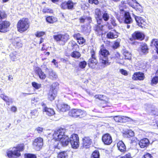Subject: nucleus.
Returning a JSON list of instances; mask_svg holds the SVG:
<instances>
[{"mask_svg": "<svg viewBox=\"0 0 158 158\" xmlns=\"http://www.w3.org/2000/svg\"><path fill=\"white\" fill-rule=\"evenodd\" d=\"M65 132L64 129L60 128L55 131L53 134V139L59 141L56 142L58 145L60 143L63 146H66L69 143L70 138L67 135H64ZM55 146V148H59L58 145Z\"/></svg>", "mask_w": 158, "mask_h": 158, "instance_id": "1", "label": "nucleus"}, {"mask_svg": "<svg viewBox=\"0 0 158 158\" xmlns=\"http://www.w3.org/2000/svg\"><path fill=\"white\" fill-rule=\"evenodd\" d=\"M29 21L27 18H23L18 22L17 28L18 31L20 33L27 31L29 27Z\"/></svg>", "mask_w": 158, "mask_h": 158, "instance_id": "2", "label": "nucleus"}, {"mask_svg": "<svg viewBox=\"0 0 158 158\" xmlns=\"http://www.w3.org/2000/svg\"><path fill=\"white\" fill-rule=\"evenodd\" d=\"M23 147L21 145L14 147L12 150L9 151L7 153V155L10 158H17L21 156L20 152L23 151Z\"/></svg>", "mask_w": 158, "mask_h": 158, "instance_id": "3", "label": "nucleus"}, {"mask_svg": "<svg viewBox=\"0 0 158 158\" xmlns=\"http://www.w3.org/2000/svg\"><path fill=\"white\" fill-rule=\"evenodd\" d=\"M100 60L101 62L104 65H109L110 63L108 62V56L109 55L108 51L104 48L101 49L100 52Z\"/></svg>", "mask_w": 158, "mask_h": 158, "instance_id": "4", "label": "nucleus"}, {"mask_svg": "<svg viewBox=\"0 0 158 158\" xmlns=\"http://www.w3.org/2000/svg\"><path fill=\"white\" fill-rule=\"evenodd\" d=\"M54 39L61 45H63L69 39V36L67 34H58L53 36Z\"/></svg>", "mask_w": 158, "mask_h": 158, "instance_id": "5", "label": "nucleus"}, {"mask_svg": "<svg viewBox=\"0 0 158 158\" xmlns=\"http://www.w3.org/2000/svg\"><path fill=\"white\" fill-rule=\"evenodd\" d=\"M59 84L57 82L54 83L52 85L48 95V98L50 101L54 100L56 97L57 94L56 87Z\"/></svg>", "mask_w": 158, "mask_h": 158, "instance_id": "6", "label": "nucleus"}, {"mask_svg": "<svg viewBox=\"0 0 158 158\" xmlns=\"http://www.w3.org/2000/svg\"><path fill=\"white\" fill-rule=\"evenodd\" d=\"M69 114L75 118H82L86 115V113L80 109H73L69 111Z\"/></svg>", "mask_w": 158, "mask_h": 158, "instance_id": "7", "label": "nucleus"}, {"mask_svg": "<svg viewBox=\"0 0 158 158\" xmlns=\"http://www.w3.org/2000/svg\"><path fill=\"white\" fill-rule=\"evenodd\" d=\"M69 143H70L72 148H77L79 146V139L78 135L73 134L71 135L70 138Z\"/></svg>", "mask_w": 158, "mask_h": 158, "instance_id": "8", "label": "nucleus"}, {"mask_svg": "<svg viewBox=\"0 0 158 158\" xmlns=\"http://www.w3.org/2000/svg\"><path fill=\"white\" fill-rule=\"evenodd\" d=\"M128 4L135 9L137 11L141 12L142 11V7L140 4L135 0H127Z\"/></svg>", "mask_w": 158, "mask_h": 158, "instance_id": "9", "label": "nucleus"}, {"mask_svg": "<svg viewBox=\"0 0 158 158\" xmlns=\"http://www.w3.org/2000/svg\"><path fill=\"white\" fill-rule=\"evenodd\" d=\"M43 145V139L40 137L35 139L33 142L34 147L37 150H39L41 148Z\"/></svg>", "mask_w": 158, "mask_h": 158, "instance_id": "10", "label": "nucleus"}, {"mask_svg": "<svg viewBox=\"0 0 158 158\" xmlns=\"http://www.w3.org/2000/svg\"><path fill=\"white\" fill-rule=\"evenodd\" d=\"M10 23L9 22L7 21H2L0 22V32H6L8 31V28Z\"/></svg>", "mask_w": 158, "mask_h": 158, "instance_id": "11", "label": "nucleus"}, {"mask_svg": "<svg viewBox=\"0 0 158 158\" xmlns=\"http://www.w3.org/2000/svg\"><path fill=\"white\" fill-rule=\"evenodd\" d=\"M74 3L71 0H69L67 2H65L62 3L60 7L63 9H72L74 6Z\"/></svg>", "mask_w": 158, "mask_h": 158, "instance_id": "12", "label": "nucleus"}, {"mask_svg": "<svg viewBox=\"0 0 158 158\" xmlns=\"http://www.w3.org/2000/svg\"><path fill=\"white\" fill-rule=\"evenodd\" d=\"M133 16L134 18L137 25L141 27L142 28L146 24V23L145 20L142 17L139 16H137L133 14Z\"/></svg>", "mask_w": 158, "mask_h": 158, "instance_id": "13", "label": "nucleus"}, {"mask_svg": "<svg viewBox=\"0 0 158 158\" xmlns=\"http://www.w3.org/2000/svg\"><path fill=\"white\" fill-rule=\"evenodd\" d=\"M102 142L106 145H110L112 142V137L108 134H106L103 135L102 138Z\"/></svg>", "mask_w": 158, "mask_h": 158, "instance_id": "14", "label": "nucleus"}, {"mask_svg": "<svg viewBox=\"0 0 158 158\" xmlns=\"http://www.w3.org/2000/svg\"><path fill=\"white\" fill-rule=\"evenodd\" d=\"M82 146L83 148H87L91 144L92 140L89 137H85L82 139Z\"/></svg>", "mask_w": 158, "mask_h": 158, "instance_id": "15", "label": "nucleus"}, {"mask_svg": "<svg viewBox=\"0 0 158 158\" xmlns=\"http://www.w3.org/2000/svg\"><path fill=\"white\" fill-rule=\"evenodd\" d=\"M145 78L144 74L140 72L135 73L132 76V78L134 80L142 81Z\"/></svg>", "mask_w": 158, "mask_h": 158, "instance_id": "16", "label": "nucleus"}, {"mask_svg": "<svg viewBox=\"0 0 158 158\" xmlns=\"http://www.w3.org/2000/svg\"><path fill=\"white\" fill-rule=\"evenodd\" d=\"M95 18L97 20V23L100 24L102 23L101 17L102 16V12L99 9H96L95 10Z\"/></svg>", "mask_w": 158, "mask_h": 158, "instance_id": "17", "label": "nucleus"}, {"mask_svg": "<svg viewBox=\"0 0 158 158\" xmlns=\"http://www.w3.org/2000/svg\"><path fill=\"white\" fill-rule=\"evenodd\" d=\"M132 37L134 39L141 40L144 39V35L143 33L140 32L135 31L132 34Z\"/></svg>", "mask_w": 158, "mask_h": 158, "instance_id": "18", "label": "nucleus"}, {"mask_svg": "<svg viewBox=\"0 0 158 158\" xmlns=\"http://www.w3.org/2000/svg\"><path fill=\"white\" fill-rule=\"evenodd\" d=\"M57 107L59 110L62 112L66 111L70 109L69 106L63 103L58 104L57 105Z\"/></svg>", "mask_w": 158, "mask_h": 158, "instance_id": "19", "label": "nucleus"}, {"mask_svg": "<svg viewBox=\"0 0 158 158\" xmlns=\"http://www.w3.org/2000/svg\"><path fill=\"white\" fill-rule=\"evenodd\" d=\"M149 141L147 138L141 140L139 143V145L141 148H146L149 144Z\"/></svg>", "mask_w": 158, "mask_h": 158, "instance_id": "20", "label": "nucleus"}, {"mask_svg": "<svg viewBox=\"0 0 158 158\" xmlns=\"http://www.w3.org/2000/svg\"><path fill=\"white\" fill-rule=\"evenodd\" d=\"M124 23L127 24H130L132 22V19L130 13L128 12H125L124 15Z\"/></svg>", "mask_w": 158, "mask_h": 158, "instance_id": "21", "label": "nucleus"}, {"mask_svg": "<svg viewBox=\"0 0 158 158\" xmlns=\"http://www.w3.org/2000/svg\"><path fill=\"white\" fill-rule=\"evenodd\" d=\"M43 112L48 116H51L55 114L54 110L51 108L44 107L43 110Z\"/></svg>", "mask_w": 158, "mask_h": 158, "instance_id": "22", "label": "nucleus"}, {"mask_svg": "<svg viewBox=\"0 0 158 158\" xmlns=\"http://www.w3.org/2000/svg\"><path fill=\"white\" fill-rule=\"evenodd\" d=\"M117 147L118 149L122 152H124L126 150V146L122 141H120L117 143Z\"/></svg>", "mask_w": 158, "mask_h": 158, "instance_id": "23", "label": "nucleus"}, {"mask_svg": "<svg viewBox=\"0 0 158 158\" xmlns=\"http://www.w3.org/2000/svg\"><path fill=\"white\" fill-rule=\"evenodd\" d=\"M108 38L113 39L117 38L118 35L117 33L115 30H113L108 32L106 35Z\"/></svg>", "mask_w": 158, "mask_h": 158, "instance_id": "24", "label": "nucleus"}, {"mask_svg": "<svg viewBox=\"0 0 158 158\" xmlns=\"http://www.w3.org/2000/svg\"><path fill=\"white\" fill-rule=\"evenodd\" d=\"M95 98L103 101V103L106 104L108 102L109 99L105 96L102 95H96L94 96Z\"/></svg>", "mask_w": 158, "mask_h": 158, "instance_id": "25", "label": "nucleus"}, {"mask_svg": "<svg viewBox=\"0 0 158 158\" xmlns=\"http://www.w3.org/2000/svg\"><path fill=\"white\" fill-rule=\"evenodd\" d=\"M35 71L36 73L38 75L40 78L41 79H44L45 78L46 75L42 71L40 68H36Z\"/></svg>", "mask_w": 158, "mask_h": 158, "instance_id": "26", "label": "nucleus"}, {"mask_svg": "<svg viewBox=\"0 0 158 158\" xmlns=\"http://www.w3.org/2000/svg\"><path fill=\"white\" fill-rule=\"evenodd\" d=\"M110 15L106 11L102 12V16L101 17L102 23L103 20L105 22L107 21L110 19Z\"/></svg>", "mask_w": 158, "mask_h": 158, "instance_id": "27", "label": "nucleus"}, {"mask_svg": "<svg viewBox=\"0 0 158 158\" xmlns=\"http://www.w3.org/2000/svg\"><path fill=\"white\" fill-rule=\"evenodd\" d=\"M97 62L95 58H90L88 62V64L89 67H91L92 68L95 67V65Z\"/></svg>", "mask_w": 158, "mask_h": 158, "instance_id": "28", "label": "nucleus"}, {"mask_svg": "<svg viewBox=\"0 0 158 158\" xmlns=\"http://www.w3.org/2000/svg\"><path fill=\"white\" fill-rule=\"evenodd\" d=\"M14 45L18 48L21 47L23 44L21 42L19 38H17L15 39L13 42Z\"/></svg>", "mask_w": 158, "mask_h": 158, "instance_id": "29", "label": "nucleus"}, {"mask_svg": "<svg viewBox=\"0 0 158 158\" xmlns=\"http://www.w3.org/2000/svg\"><path fill=\"white\" fill-rule=\"evenodd\" d=\"M0 97L5 101L8 103L7 104L9 105H10V104L12 103L13 102V100L12 98L5 96L4 94H1Z\"/></svg>", "mask_w": 158, "mask_h": 158, "instance_id": "30", "label": "nucleus"}, {"mask_svg": "<svg viewBox=\"0 0 158 158\" xmlns=\"http://www.w3.org/2000/svg\"><path fill=\"white\" fill-rule=\"evenodd\" d=\"M48 74L49 78L52 80L55 79L57 77L56 73L51 69L48 70Z\"/></svg>", "mask_w": 158, "mask_h": 158, "instance_id": "31", "label": "nucleus"}, {"mask_svg": "<svg viewBox=\"0 0 158 158\" xmlns=\"http://www.w3.org/2000/svg\"><path fill=\"white\" fill-rule=\"evenodd\" d=\"M123 54L125 59L130 60L131 58V55L128 51L124 50L123 51Z\"/></svg>", "mask_w": 158, "mask_h": 158, "instance_id": "32", "label": "nucleus"}, {"mask_svg": "<svg viewBox=\"0 0 158 158\" xmlns=\"http://www.w3.org/2000/svg\"><path fill=\"white\" fill-rule=\"evenodd\" d=\"M47 21L50 23H53L57 21V19L52 17L49 16L46 18Z\"/></svg>", "mask_w": 158, "mask_h": 158, "instance_id": "33", "label": "nucleus"}, {"mask_svg": "<svg viewBox=\"0 0 158 158\" xmlns=\"http://www.w3.org/2000/svg\"><path fill=\"white\" fill-rule=\"evenodd\" d=\"M31 118H35L38 115L39 113L38 110L36 109H34L31 111L30 112Z\"/></svg>", "mask_w": 158, "mask_h": 158, "instance_id": "34", "label": "nucleus"}, {"mask_svg": "<svg viewBox=\"0 0 158 158\" xmlns=\"http://www.w3.org/2000/svg\"><path fill=\"white\" fill-rule=\"evenodd\" d=\"M81 55L79 52L76 51L73 52L71 54V56L75 58H79L81 56Z\"/></svg>", "mask_w": 158, "mask_h": 158, "instance_id": "35", "label": "nucleus"}, {"mask_svg": "<svg viewBox=\"0 0 158 158\" xmlns=\"http://www.w3.org/2000/svg\"><path fill=\"white\" fill-rule=\"evenodd\" d=\"M58 158H68L67 154L65 152H60L58 154Z\"/></svg>", "mask_w": 158, "mask_h": 158, "instance_id": "36", "label": "nucleus"}, {"mask_svg": "<svg viewBox=\"0 0 158 158\" xmlns=\"http://www.w3.org/2000/svg\"><path fill=\"white\" fill-rule=\"evenodd\" d=\"M151 43L155 46L156 49V52L158 54V39H153L151 42Z\"/></svg>", "mask_w": 158, "mask_h": 158, "instance_id": "37", "label": "nucleus"}, {"mask_svg": "<svg viewBox=\"0 0 158 158\" xmlns=\"http://www.w3.org/2000/svg\"><path fill=\"white\" fill-rule=\"evenodd\" d=\"M100 155L98 151H95L93 152L91 158H99Z\"/></svg>", "mask_w": 158, "mask_h": 158, "instance_id": "38", "label": "nucleus"}, {"mask_svg": "<svg viewBox=\"0 0 158 158\" xmlns=\"http://www.w3.org/2000/svg\"><path fill=\"white\" fill-rule=\"evenodd\" d=\"M141 52L143 53H148V47L146 44H144L142 46L141 48Z\"/></svg>", "mask_w": 158, "mask_h": 158, "instance_id": "39", "label": "nucleus"}, {"mask_svg": "<svg viewBox=\"0 0 158 158\" xmlns=\"http://www.w3.org/2000/svg\"><path fill=\"white\" fill-rule=\"evenodd\" d=\"M32 85L36 89H39L41 87V85L40 84L38 83L35 82H33L32 83Z\"/></svg>", "mask_w": 158, "mask_h": 158, "instance_id": "40", "label": "nucleus"}, {"mask_svg": "<svg viewBox=\"0 0 158 158\" xmlns=\"http://www.w3.org/2000/svg\"><path fill=\"white\" fill-rule=\"evenodd\" d=\"M126 3L124 1H122L121 3L120 4L119 6V9L121 11H124V8H126L125 7V5Z\"/></svg>", "mask_w": 158, "mask_h": 158, "instance_id": "41", "label": "nucleus"}, {"mask_svg": "<svg viewBox=\"0 0 158 158\" xmlns=\"http://www.w3.org/2000/svg\"><path fill=\"white\" fill-rule=\"evenodd\" d=\"M114 120L117 122L122 123V116H115L114 117Z\"/></svg>", "mask_w": 158, "mask_h": 158, "instance_id": "42", "label": "nucleus"}, {"mask_svg": "<svg viewBox=\"0 0 158 158\" xmlns=\"http://www.w3.org/2000/svg\"><path fill=\"white\" fill-rule=\"evenodd\" d=\"M132 121V119L127 117L122 116V123H126L128 122H130Z\"/></svg>", "mask_w": 158, "mask_h": 158, "instance_id": "43", "label": "nucleus"}, {"mask_svg": "<svg viewBox=\"0 0 158 158\" xmlns=\"http://www.w3.org/2000/svg\"><path fill=\"white\" fill-rule=\"evenodd\" d=\"M25 158H36L35 155L32 154H26L24 155Z\"/></svg>", "mask_w": 158, "mask_h": 158, "instance_id": "44", "label": "nucleus"}, {"mask_svg": "<svg viewBox=\"0 0 158 158\" xmlns=\"http://www.w3.org/2000/svg\"><path fill=\"white\" fill-rule=\"evenodd\" d=\"M126 133L127 137H132L134 135V132L131 130L128 131L126 132Z\"/></svg>", "mask_w": 158, "mask_h": 158, "instance_id": "45", "label": "nucleus"}, {"mask_svg": "<svg viewBox=\"0 0 158 158\" xmlns=\"http://www.w3.org/2000/svg\"><path fill=\"white\" fill-rule=\"evenodd\" d=\"M87 64L86 62L85 61L80 62L79 63V67L82 69L84 68Z\"/></svg>", "mask_w": 158, "mask_h": 158, "instance_id": "46", "label": "nucleus"}, {"mask_svg": "<svg viewBox=\"0 0 158 158\" xmlns=\"http://www.w3.org/2000/svg\"><path fill=\"white\" fill-rule=\"evenodd\" d=\"M158 82V77H153L151 81L152 85L156 84Z\"/></svg>", "mask_w": 158, "mask_h": 158, "instance_id": "47", "label": "nucleus"}, {"mask_svg": "<svg viewBox=\"0 0 158 158\" xmlns=\"http://www.w3.org/2000/svg\"><path fill=\"white\" fill-rule=\"evenodd\" d=\"M45 34V32L44 31H37L35 34L37 37H40Z\"/></svg>", "mask_w": 158, "mask_h": 158, "instance_id": "48", "label": "nucleus"}, {"mask_svg": "<svg viewBox=\"0 0 158 158\" xmlns=\"http://www.w3.org/2000/svg\"><path fill=\"white\" fill-rule=\"evenodd\" d=\"M42 11L44 13H52L53 12L52 10L47 8H45Z\"/></svg>", "mask_w": 158, "mask_h": 158, "instance_id": "49", "label": "nucleus"}, {"mask_svg": "<svg viewBox=\"0 0 158 158\" xmlns=\"http://www.w3.org/2000/svg\"><path fill=\"white\" fill-rule=\"evenodd\" d=\"M6 17V14L4 11H0V20L5 18Z\"/></svg>", "mask_w": 158, "mask_h": 158, "instance_id": "50", "label": "nucleus"}, {"mask_svg": "<svg viewBox=\"0 0 158 158\" xmlns=\"http://www.w3.org/2000/svg\"><path fill=\"white\" fill-rule=\"evenodd\" d=\"M113 57L114 58L116 59H120V55L117 52H114L113 55Z\"/></svg>", "mask_w": 158, "mask_h": 158, "instance_id": "51", "label": "nucleus"}, {"mask_svg": "<svg viewBox=\"0 0 158 158\" xmlns=\"http://www.w3.org/2000/svg\"><path fill=\"white\" fill-rule=\"evenodd\" d=\"M43 128L40 127H38L35 129V131H36L38 133H41L43 131Z\"/></svg>", "mask_w": 158, "mask_h": 158, "instance_id": "52", "label": "nucleus"}, {"mask_svg": "<svg viewBox=\"0 0 158 158\" xmlns=\"http://www.w3.org/2000/svg\"><path fill=\"white\" fill-rule=\"evenodd\" d=\"M120 158H132V156L131 154L128 153L125 155L120 157Z\"/></svg>", "mask_w": 158, "mask_h": 158, "instance_id": "53", "label": "nucleus"}, {"mask_svg": "<svg viewBox=\"0 0 158 158\" xmlns=\"http://www.w3.org/2000/svg\"><path fill=\"white\" fill-rule=\"evenodd\" d=\"M77 40V42L80 44H82L85 42V40L82 37H81V38L78 39Z\"/></svg>", "mask_w": 158, "mask_h": 158, "instance_id": "54", "label": "nucleus"}, {"mask_svg": "<svg viewBox=\"0 0 158 158\" xmlns=\"http://www.w3.org/2000/svg\"><path fill=\"white\" fill-rule=\"evenodd\" d=\"M73 37L75 38H76L77 40H78V39H79L81 37V35L80 33H75L73 35Z\"/></svg>", "mask_w": 158, "mask_h": 158, "instance_id": "55", "label": "nucleus"}, {"mask_svg": "<svg viewBox=\"0 0 158 158\" xmlns=\"http://www.w3.org/2000/svg\"><path fill=\"white\" fill-rule=\"evenodd\" d=\"M119 46V43L118 42L116 41L114 42L113 45V47L114 49H116Z\"/></svg>", "mask_w": 158, "mask_h": 158, "instance_id": "56", "label": "nucleus"}, {"mask_svg": "<svg viewBox=\"0 0 158 158\" xmlns=\"http://www.w3.org/2000/svg\"><path fill=\"white\" fill-rule=\"evenodd\" d=\"M120 72L122 74H123L125 76H127L128 75L127 72L123 69H120Z\"/></svg>", "mask_w": 158, "mask_h": 158, "instance_id": "57", "label": "nucleus"}, {"mask_svg": "<svg viewBox=\"0 0 158 158\" xmlns=\"http://www.w3.org/2000/svg\"><path fill=\"white\" fill-rule=\"evenodd\" d=\"M142 158H153V157L150 154L147 153Z\"/></svg>", "mask_w": 158, "mask_h": 158, "instance_id": "58", "label": "nucleus"}, {"mask_svg": "<svg viewBox=\"0 0 158 158\" xmlns=\"http://www.w3.org/2000/svg\"><path fill=\"white\" fill-rule=\"evenodd\" d=\"M10 59L13 61H14L16 59V57L15 55H14L13 53H11L10 55Z\"/></svg>", "mask_w": 158, "mask_h": 158, "instance_id": "59", "label": "nucleus"}, {"mask_svg": "<svg viewBox=\"0 0 158 158\" xmlns=\"http://www.w3.org/2000/svg\"><path fill=\"white\" fill-rule=\"evenodd\" d=\"M110 21L111 24L113 26H115L116 25V24L115 23V21L114 18H111Z\"/></svg>", "mask_w": 158, "mask_h": 158, "instance_id": "60", "label": "nucleus"}, {"mask_svg": "<svg viewBox=\"0 0 158 158\" xmlns=\"http://www.w3.org/2000/svg\"><path fill=\"white\" fill-rule=\"evenodd\" d=\"M89 2L90 4L94 3L95 4H97L98 2V0H89Z\"/></svg>", "mask_w": 158, "mask_h": 158, "instance_id": "61", "label": "nucleus"}, {"mask_svg": "<svg viewBox=\"0 0 158 158\" xmlns=\"http://www.w3.org/2000/svg\"><path fill=\"white\" fill-rule=\"evenodd\" d=\"M69 44L72 47H77L78 46L76 44V43L74 41H72L69 43Z\"/></svg>", "mask_w": 158, "mask_h": 158, "instance_id": "62", "label": "nucleus"}, {"mask_svg": "<svg viewBox=\"0 0 158 158\" xmlns=\"http://www.w3.org/2000/svg\"><path fill=\"white\" fill-rule=\"evenodd\" d=\"M11 110L12 111L14 112H15L17 110V108L15 106H12L11 108Z\"/></svg>", "mask_w": 158, "mask_h": 158, "instance_id": "63", "label": "nucleus"}, {"mask_svg": "<svg viewBox=\"0 0 158 158\" xmlns=\"http://www.w3.org/2000/svg\"><path fill=\"white\" fill-rule=\"evenodd\" d=\"M80 22L81 23H84L85 20V18H84L83 17H81L79 19Z\"/></svg>", "mask_w": 158, "mask_h": 158, "instance_id": "64", "label": "nucleus"}]
</instances>
